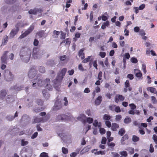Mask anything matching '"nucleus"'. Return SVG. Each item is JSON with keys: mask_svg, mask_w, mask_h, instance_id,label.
Wrapping results in <instances>:
<instances>
[{"mask_svg": "<svg viewBox=\"0 0 157 157\" xmlns=\"http://www.w3.org/2000/svg\"><path fill=\"white\" fill-rule=\"evenodd\" d=\"M93 59L92 57L91 56H89L87 58L84 59L83 61L82 62L84 63H86L92 60Z\"/></svg>", "mask_w": 157, "mask_h": 157, "instance_id": "26", "label": "nucleus"}, {"mask_svg": "<svg viewBox=\"0 0 157 157\" xmlns=\"http://www.w3.org/2000/svg\"><path fill=\"white\" fill-rule=\"evenodd\" d=\"M43 121L42 118H38L37 117H34V123H36L40 122H42Z\"/></svg>", "mask_w": 157, "mask_h": 157, "instance_id": "28", "label": "nucleus"}, {"mask_svg": "<svg viewBox=\"0 0 157 157\" xmlns=\"http://www.w3.org/2000/svg\"><path fill=\"white\" fill-rule=\"evenodd\" d=\"M6 95V90H2L0 93V98L3 99Z\"/></svg>", "mask_w": 157, "mask_h": 157, "instance_id": "22", "label": "nucleus"}, {"mask_svg": "<svg viewBox=\"0 0 157 157\" xmlns=\"http://www.w3.org/2000/svg\"><path fill=\"white\" fill-rule=\"evenodd\" d=\"M91 126L90 125L88 124L87 125H86V128L85 129L86 130L85 133H86L89 130L91 129Z\"/></svg>", "mask_w": 157, "mask_h": 157, "instance_id": "59", "label": "nucleus"}, {"mask_svg": "<svg viewBox=\"0 0 157 157\" xmlns=\"http://www.w3.org/2000/svg\"><path fill=\"white\" fill-rule=\"evenodd\" d=\"M39 71L41 73H44L45 71V70L44 67H40L39 68Z\"/></svg>", "mask_w": 157, "mask_h": 157, "instance_id": "47", "label": "nucleus"}, {"mask_svg": "<svg viewBox=\"0 0 157 157\" xmlns=\"http://www.w3.org/2000/svg\"><path fill=\"white\" fill-rule=\"evenodd\" d=\"M40 52H37L36 49H33V56L34 59H37L39 57Z\"/></svg>", "mask_w": 157, "mask_h": 157, "instance_id": "15", "label": "nucleus"}, {"mask_svg": "<svg viewBox=\"0 0 157 157\" xmlns=\"http://www.w3.org/2000/svg\"><path fill=\"white\" fill-rule=\"evenodd\" d=\"M42 93L44 97L45 98L48 99L49 97V94L46 92V91L44 90L42 91Z\"/></svg>", "mask_w": 157, "mask_h": 157, "instance_id": "30", "label": "nucleus"}, {"mask_svg": "<svg viewBox=\"0 0 157 157\" xmlns=\"http://www.w3.org/2000/svg\"><path fill=\"white\" fill-rule=\"evenodd\" d=\"M106 125L109 128L111 126V123L109 121H106L105 122Z\"/></svg>", "mask_w": 157, "mask_h": 157, "instance_id": "61", "label": "nucleus"}, {"mask_svg": "<svg viewBox=\"0 0 157 157\" xmlns=\"http://www.w3.org/2000/svg\"><path fill=\"white\" fill-rule=\"evenodd\" d=\"M103 118L105 120L109 121L110 119V117L108 115L105 114L104 115Z\"/></svg>", "mask_w": 157, "mask_h": 157, "instance_id": "37", "label": "nucleus"}, {"mask_svg": "<svg viewBox=\"0 0 157 157\" xmlns=\"http://www.w3.org/2000/svg\"><path fill=\"white\" fill-rule=\"evenodd\" d=\"M28 144V142L27 141L25 140V139H23L21 141V145L22 146H24L27 145Z\"/></svg>", "mask_w": 157, "mask_h": 157, "instance_id": "31", "label": "nucleus"}, {"mask_svg": "<svg viewBox=\"0 0 157 157\" xmlns=\"http://www.w3.org/2000/svg\"><path fill=\"white\" fill-rule=\"evenodd\" d=\"M62 106V105L61 102H59V101H56L54 106V109L55 110L59 109Z\"/></svg>", "mask_w": 157, "mask_h": 157, "instance_id": "10", "label": "nucleus"}, {"mask_svg": "<svg viewBox=\"0 0 157 157\" xmlns=\"http://www.w3.org/2000/svg\"><path fill=\"white\" fill-rule=\"evenodd\" d=\"M63 114L58 115L57 117V120L59 121L60 120H63Z\"/></svg>", "mask_w": 157, "mask_h": 157, "instance_id": "40", "label": "nucleus"}, {"mask_svg": "<svg viewBox=\"0 0 157 157\" xmlns=\"http://www.w3.org/2000/svg\"><path fill=\"white\" fill-rule=\"evenodd\" d=\"M7 51L5 52L4 54L3 55V56L1 57V61L2 63H6L7 62V60L8 59L6 55L8 53Z\"/></svg>", "mask_w": 157, "mask_h": 157, "instance_id": "11", "label": "nucleus"}, {"mask_svg": "<svg viewBox=\"0 0 157 157\" xmlns=\"http://www.w3.org/2000/svg\"><path fill=\"white\" fill-rule=\"evenodd\" d=\"M121 115H117L116 117V120L117 121H119L121 120Z\"/></svg>", "mask_w": 157, "mask_h": 157, "instance_id": "52", "label": "nucleus"}, {"mask_svg": "<svg viewBox=\"0 0 157 157\" xmlns=\"http://www.w3.org/2000/svg\"><path fill=\"white\" fill-rule=\"evenodd\" d=\"M99 129L100 132L101 134H103L105 132V131L103 128H98Z\"/></svg>", "mask_w": 157, "mask_h": 157, "instance_id": "43", "label": "nucleus"}, {"mask_svg": "<svg viewBox=\"0 0 157 157\" xmlns=\"http://www.w3.org/2000/svg\"><path fill=\"white\" fill-rule=\"evenodd\" d=\"M106 139L105 137H103L102 138V139L101 141V143L102 144H105L106 143Z\"/></svg>", "mask_w": 157, "mask_h": 157, "instance_id": "60", "label": "nucleus"}, {"mask_svg": "<svg viewBox=\"0 0 157 157\" xmlns=\"http://www.w3.org/2000/svg\"><path fill=\"white\" fill-rule=\"evenodd\" d=\"M99 56L102 58H104L106 55V53L104 52H100L99 54Z\"/></svg>", "mask_w": 157, "mask_h": 157, "instance_id": "42", "label": "nucleus"}, {"mask_svg": "<svg viewBox=\"0 0 157 157\" xmlns=\"http://www.w3.org/2000/svg\"><path fill=\"white\" fill-rule=\"evenodd\" d=\"M125 131L124 129H121L119 132V134L121 136L123 135L125 133Z\"/></svg>", "mask_w": 157, "mask_h": 157, "instance_id": "46", "label": "nucleus"}, {"mask_svg": "<svg viewBox=\"0 0 157 157\" xmlns=\"http://www.w3.org/2000/svg\"><path fill=\"white\" fill-rule=\"evenodd\" d=\"M18 31V28L16 29H13L10 33V37L12 38L15 36Z\"/></svg>", "mask_w": 157, "mask_h": 157, "instance_id": "14", "label": "nucleus"}, {"mask_svg": "<svg viewBox=\"0 0 157 157\" xmlns=\"http://www.w3.org/2000/svg\"><path fill=\"white\" fill-rule=\"evenodd\" d=\"M90 149V146H87L84 147L80 152V154L82 155L86 152H88Z\"/></svg>", "mask_w": 157, "mask_h": 157, "instance_id": "13", "label": "nucleus"}, {"mask_svg": "<svg viewBox=\"0 0 157 157\" xmlns=\"http://www.w3.org/2000/svg\"><path fill=\"white\" fill-rule=\"evenodd\" d=\"M124 97L122 95H117L115 97V101L116 102L118 103L120 101H123L124 100Z\"/></svg>", "mask_w": 157, "mask_h": 157, "instance_id": "9", "label": "nucleus"}, {"mask_svg": "<svg viewBox=\"0 0 157 157\" xmlns=\"http://www.w3.org/2000/svg\"><path fill=\"white\" fill-rule=\"evenodd\" d=\"M50 80L49 79L47 78L46 79V87L47 89H48L49 90H52V86L50 85L49 83V82Z\"/></svg>", "mask_w": 157, "mask_h": 157, "instance_id": "17", "label": "nucleus"}, {"mask_svg": "<svg viewBox=\"0 0 157 157\" xmlns=\"http://www.w3.org/2000/svg\"><path fill=\"white\" fill-rule=\"evenodd\" d=\"M128 136L125 134V135L123 137L122 139L121 140V143L122 144H124L122 142L128 139Z\"/></svg>", "mask_w": 157, "mask_h": 157, "instance_id": "35", "label": "nucleus"}, {"mask_svg": "<svg viewBox=\"0 0 157 157\" xmlns=\"http://www.w3.org/2000/svg\"><path fill=\"white\" fill-rule=\"evenodd\" d=\"M114 111L117 113L120 112L121 111L120 107L119 106H116Z\"/></svg>", "mask_w": 157, "mask_h": 157, "instance_id": "54", "label": "nucleus"}, {"mask_svg": "<svg viewBox=\"0 0 157 157\" xmlns=\"http://www.w3.org/2000/svg\"><path fill=\"white\" fill-rule=\"evenodd\" d=\"M31 54V50L26 48L24 50L21 51L20 55V58L23 61L27 63L30 59Z\"/></svg>", "mask_w": 157, "mask_h": 157, "instance_id": "1", "label": "nucleus"}, {"mask_svg": "<svg viewBox=\"0 0 157 157\" xmlns=\"http://www.w3.org/2000/svg\"><path fill=\"white\" fill-rule=\"evenodd\" d=\"M129 152V153H130L131 154H132L134 153V149L131 147H129L128 148L127 150Z\"/></svg>", "mask_w": 157, "mask_h": 157, "instance_id": "44", "label": "nucleus"}, {"mask_svg": "<svg viewBox=\"0 0 157 157\" xmlns=\"http://www.w3.org/2000/svg\"><path fill=\"white\" fill-rule=\"evenodd\" d=\"M151 101L154 104H156L157 103V100L156 98L154 96H151Z\"/></svg>", "mask_w": 157, "mask_h": 157, "instance_id": "34", "label": "nucleus"}, {"mask_svg": "<svg viewBox=\"0 0 157 157\" xmlns=\"http://www.w3.org/2000/svg\"><path fill=\"white\" fill-rule=\"evenodd\" d=\"M81 36V34L78 33H77L75 35V37L73 38L74 40L75 41L77 40V38H79Z\"/></svg>", "mask_w": 157, "mask_h": 157, "instance_id": "33", "label": "nucleus"}, {"mask_svg": "<svg viewBox=\"0 0 157 157\" xmlns=\"http://www.w3.org/2000/svg\"><path fill=\"white\" fill-rule=\"evenodd\" d=\"M4 76L5 79L8 81H11L13 78V75L8 70H6L5 71Z\"/></svg>", "mask_w": 157, "mask_h": 157, "instance_id": "4", "label": "nucleus"}, {"mask_svg": "<svg viewBox=\"0 0 157 157\" xmlns=\"http://www.w3.org/2000/svg\"><path fill=\"white\" fill-rule=\"evenodd\" d=\"M36 71L34 67H32L28 74V76L30 78H34V80H37L38 77L36 76Z\"/></svg>", "mask_w": 157, "mask_h": 157, "instance_id": "2", "label": "nucleus"}, {"mask_svg": "<svg viewBox=\"0 0 157 157\" xmlns=\"http://www.w3.org/2000/svg\"><path fill=\"white\" fill-rule=\"evenodd\" d=\"M116 107V105H110L109 106V108L110 110H111L112 111H114L115 108Z\"/></svg>", "mask_w": 157, "mask_h": 157, "instance_id": "58", "label": "nucleus"}, {"mask_svg": "<svg viewBox=\"0 0 157 157\" xmlns=\"http://www.w3.org/2000/svg\"><path fill=\"white\" fill-rule=\"evenodd\" d=\"M86 118V116L83 114H81L79 115L77 118L78 120L84 122L85 121Z\"/></svg>", "mask_w": 157, "mask_h": 157, "instance_id": "12", "label": "nucleus"}, {"mask_svg": "<svg viewBox=\"0 0 157 157\" xmlns=\"http://www.w3.org/2000/svg\"><path fill=\"white\" fill-rule=\"evenodd\" d=\"M102 101V97L101 96H100L96 98L95 101V103L96 105H99L101 102Z\"/></svg>", "mask_w": 157, "mask_h": 157, "instance_id": "19", "label": "nucleus"}, {"mask_svg": "<svg viewBox=\"0 0 157 157\" xmlns=\"http://www.w3.org/2000/svg\"><path fill=\"white\" fill-rule=\"evenodd\" d=\"M93 122V120L92 118L91 117H87L86 118V120L84 122V124L86 125V122H87L89 124H91Z\"/></svg>", "mask_w": 157, "mask_h": 157, "instance_id": "25", "label": "nucleus"}, {"mask_svg": "<svg viewBox=\"0 0 157 157\" xmlns=\"http://www.w3.org/2000/svg\"><path fill=\"white\" fill-rule=\"evenodd\" d=\"M37 80H35L33 83V86L35 87L36 86L37 84L38 86L41 87L42 86L46 85V79L45 80L43 81L41 79H39V78H36Z\"/></svg>", "mask_w": 157, "mask_h": 157, "instance_id": "3", "label": "nucleus"}, {"mask_svg": "<svg viewBox=\"0 0 157 157\" xmlns=\"http://www.w3.org/2000/svg\"><path fill=\"white\" fill-rule=\"evenodd\" d=\"M8 40V37L7 36H5L4 37L3 39V40L2 44L3 45H5V44H6V43L7 42Z\"/></svg>", "mask_w": 157, "mask_h": 157, "instance_id": "32", "label": "nucleus"}, {"mask_svg": "<svg viewBox=\"0 0 157 157\" xmlns=\"http://www.w3.org/2000/svg\"><path fill=\"white\" fill-rule=\"evenodd\" d=\"M152 138L155 144H157V137L156 135L154 134L153 135Z\"/></svg>", "mask_w": 157, "mask_h": 157, "instance_id": "50", "label": "nucleus"}, {"mask_svg": "<svg viewBox=\"0 0 157 157\" xmlns=\"http://www.w3.org/2000/svg\"><path fill=\"white\" fill-rule=\"evenodd\" d=\"M142 69L144 73L146 74L147 72L146 67L144 63H143L142 65Z\"/></svg>", "mask_w": 157, "mask_h": 157, "instance_id": "38", "label": "nucleus"}, {"mask_svg": "<svg viewBox=\"0 0 157 157\" xmlns=\"http://www.w3.org/2000/svg\"><path fill=\"white\" fill-rule=\"evenodd\" d=\"M131 60L132 63H136L138 61L137 59L134 57H133L131 58Z\"/></svg>", "mask_w": 157, "mask_h": 157, "instance_id": "51", "label": "nucleus"}, {"mask_svg": "<svg viewBox=\"0 0 157 157\" xmlns=\"http://www.w3.org/2000/svg\"><path fill=\"white\" fill-rule=\"evenodd\" d=\"M131 122V120L129 117L127 116L124 120V122L125 123H129Z\"/></svg>", "mask_w": 157, "mask_h": 157, "instance_id": "29", "label": "nucleus"}, {"mask_svg": "<svg viewBox=\"0 0 157 157\" xmlns=\"http://www.w3.org/2000/svg\"><path fill=\"white\" fill-rule=\"evenodd\" d=\"M63 101H64V105L65 106H67L68 105V101L67 100V98L66 97H65L63 99Z\"/></svg>", "mask_w": 157, "mask_h": 157, "instance_id": "49", "label": "nucleus"}, {"mask_svg": "<svg viewBox=\"0 0 157 157\" xmlns=\"http://www.w3.org/2000/svg\"><path fill=\"white\" fill-rule=\"evenodd\" d=\"M101 90L100 88L98 86H97L95 87V91H94V92L93 93L94 94V93L95 92H96V93L99 92Z\"/></svg>", "mask_w": 157, "mask_h": 157, "instance_id": "55", "label": "nucleus"}, {"mask_svg": "<svg viewBox=\"0 0 157 157\" xmlns=\"http://www.w3.org/2000/svg\"><path fill=\"white\" fill-rule=\"evenodd\" d=\"M134 73L136 76L139 79H142V74L141 72V71L139 70L135 69L134 70Z\"/></svg>", "mask_w": 157, "mask_h": 157, "instance_id": "6", "label": "nucleus"}, {"mask_svg": "<svg viewBox=\"0 0 157 157\" xmlns=\"http://www.w3.org/2000/svg\"><path fill=\"white\" fill-rule=\"evenodd\" d=\"M95 151H96V150L94 149V150H92L91 151L92 153H94L96 155H99L100 154L105 155V151H99L97 152H95Z\"/></svg>", "mask_w": 157, "mask_h": 157, "instance_id": "18", "label": "nucleus"}, {"mask_svg": "<svg viewBox=\"0 0 157 157\" xmlns=\"http://www.w3.org/2000/svg\"><path fill=\"white\" fill-rule=\"evenodd\" d=\"M78 69L80 71H83L84 70V69L83 67L82 64L81 63L79 64L78 66Z\"/></svg>", "mask_w": 157, "mask_h": 157, "instance_id": "53", "label": "nucleus"}, {"mask_svg": "<svg viewBox=\"0 0 157 157\" xmlns=\"http://www.w3.org/2000/svg\"><path fill=\"white\" fill-rule=\"evenodd\" d=\"M40 157H48V153L43 152L40 154Z\"/></svg>", "mask_w": 157, "mask_h": 157, "instance_id": "39", "label": "nucleus"}, {"mask_svg": "<svg viewBox=\"0 0 157 157\" xmlns=\"http://www.w3.org/2000/svg\"><path fill=\"white\" fill-rule=\"evenodd\" d=\"M66 44L69 45L71 43V40L69 38H67L65 40Z\"/></svg>", "mask_w": 157, "mask_h": 157, "instance_id": "64", "label": "nucleus"}, {"mask_svg": "<svg viewBox=\"0 0 157 157\" xmlns=\"http://www.w3.org/2000/svg\"><path fill=\"white\" fill-rule=\"evenodd\" d=\"M147 90L150 91L151 92L153 93H156V90L155 88L152 87H149L147 88Z\"/></svg>", "mask_w": 157, "mask_h": 157, "instance_id": "27", "label": "nucleus"}, {"mask_svg": "<svg viewBox=\"0 0 157 157\" xmlns=\"http://www.w3.org/2000/svg\"><path fill=\"white\" fill-rule=\"evenodd\" d=\"M132 140L134 142H137L139 141V137L136 136H133L132 138Z\"/></svg>", "mask_w": 157, "mask_h": 157, "instance_id": "36", "label": "nucleus"}, {"mask_svg": "<svg viewBox=\"0 0 157 157\" xmlns=\"http://www.w3.org/2000/svg\"><path fill=\"white\" fill-rule=\"evenodd\" d=\"M120 154L121 155L123 156H124V157L127 156L128 155L127 152L124 151H120Z\"/></svg>", "mask_w": 157, "mask_h": 157, "instance_id": "41", "label": "nucleus"}, {"mask_svg": "<svg viewBox=\"0 0 157 157\" xmlns=\"http://www.w3.org/2000/svg\"><path fill=\"white\" fill-rule=\"evenodd\" d=\"M83 51L84 49H81L80 50L78 54L79 56L81 57V58L82 59H84L85 58V55L83 52Z\"/></svg>", "mask_w": 157, "mask_h": 157, "instance_id": "20", "label": "nucleus"}, {"mask_svg": "<svg viewBox=\"0 0 157 157\" xmlns=\"http://www.w3.org/2000/svg\"><path fill=\"white\" fill-rule=\"evenodd\" d=\"M93 125L95 127L100 128L101 127V123L98 121L97 120H95L93 122Z\"/></svg>", "mask_w": 157, "mask_h": 157, "instance_id": "16", "label": "nucleus"}, {"mask_svg": "<svg viewBox=\"0 0 157 157\" xmlns=\"http://www.w3.org/2000/svg\"><path fill=\"white\" fill-rule=\"evenodd\" d=\"M62 151L63 154H66L68 153V151L67 149L64 147H63L62 149Z\"/></svg>", "mask_w": 157, "mask_h": 157, "instance_id": "45", "label": "nucleus"}, {"mask_svg": "<svg viewBox=\"0 0 157 157\" xmlns=\"http://www.w3.org/2000/svg\"><path fill=\"white\" fill-rule=\"evenodd\" d=\"M109 25V22L108 21H106L104 22L102 25L101 28L103 29H105L106 27H108Z\"/></svg>", "mask_w": 157, "mask_h": 157, "instance_id": "24", "label": "nucleus"}, {"mask_svg": "<svg viewBox=\"0 0 157 157\" xmlns=\"http://www.w3.org/2000/svg\"><path fill=\"white\" fill-rule=\"evenodd\" d=\"M67 71V69L66 68H63L62 69L59 74L58 76L59 77L58 79L60 80H62L63 78V76L65 75Z\"/></svg>", "mask_w": 157, "mask_h": 157, "instance_id": "8", "label": "nucleus"}, {"mask_svg": "<svg viewBox=\"0 0 157 157\" xmlns=\"http://www.w3.org/2000/svg\"><path fill=\"white\" fill-rule=\"evenodd\" d=\"M42 11V9L41 8H35L34 9H31L29 11L30 14H36L38 12L41 13Z\"/></svg>", "mask_w": 157, "mask_h": 157, "instance_id": "7", "label": "nucleus"}, {"mask_svg": "<svg viewBox=\"0 0 157 157\" xmlns=\"http://www.w3.org/2000/svg\"><path fill=\"white\" fill-rule=\"evenodd\" d=\"M63 120H71L73 118L72 115H68L63 114Z\"/></svg>", "mask_w": 157, "mask_h": 157, "instance_id": "23", "label": "nucleus"}, {"mask_svg": "<svg viewBox=\"0 0 157 157\" xmlns=\"http://www.w3.org/2000/svg\"><path fill=\"white\" fill-rule=\"evenodd\" d=\"M35 25L34 23L31 25L28 30L20 36V38L21 39L23 38L31 33L34 29Z\"/></svg>", "mask_w": 157, "mask_h": 157, "instance_id": "5", "label": "nucleus"}, {"mask_svg": "<svg viewBox=\"0 0 157 157\" xmlns=\"http://www.w3.org/2000/svg\"><path fill=\"white\" fill-rule=\"evenodd\" d=\"M38 135V133L37 132H35L31 136V138L34 139L36 138Z\"/></svg>", "mask_w": 157, "mask_h": 157, "instance_id": "57", "label": "nucleus"}, {"mask_svg": "<svg viewBox=\"0 0 157 157\" xmlns=\"http://www.w3.org/2000/svg\"><path fill=\"white\" fill-rule=\"evenodd\" d=\"M129 106L132 109H134L136 108V106L133 104H130Z\"/></svg>", "mask_w": 157, "mask_h": 157, "instance_id": "56", "label": "nucleus"}, {"mask_svg": "<svg viewBox=\"0 0 157 157\" xmlns=\"http://www.w3.org/2000/svg\"><path fill=\"white\" fill-rule=\"evenodd\" d=\"M125 86L126 88L129 87V82L128 80H126L124 83Z\"/></svg>", "mask_w": 157, "mask_h": 157, "instance_id": "62", "label": "nucleus"}, {"mask_svg": "<svg viewBox=\"0 0 157 157\" xmlns=\"http://www.w3.org/2000/svg\"><path fill=\"white\" fill-rule=\"evenodd\" d=\"M145 5L144 4H142L139 7L140 10H143L145 7Z\"/></svg>", "mask_w": 157, "mask_h": 157, "instance_id": "63", "label": "nucleus"}, {"mask_svg": "<svg viewBox=\"0 0 157 157\" xmlns=\"http://www.w3.org/2000/svg\"><path fill=\"white\" fill-rule=\"evenodd\" d=\"M16 0H5L6 3L8 4H11L15 2Z\"/></svg>", "mask_w": 157, "mask_h": 157, "instance_id": "48", "label": "nucleus"}, {"mask_svg": "<svg viewBox=\"0 0 157 157\" xmlns=\"http://www.w3.org/2000/svg\"><path fill=\"white\" fill-rule=\"evenodd\" d=\"M118 128V125L116 123H114L112 124L111 129L113 131H116Z\"/></svg>", "mask_w": 157, "mask_h": 157, "instance_id": "21", "label": "nucleus"}]
</instances>
